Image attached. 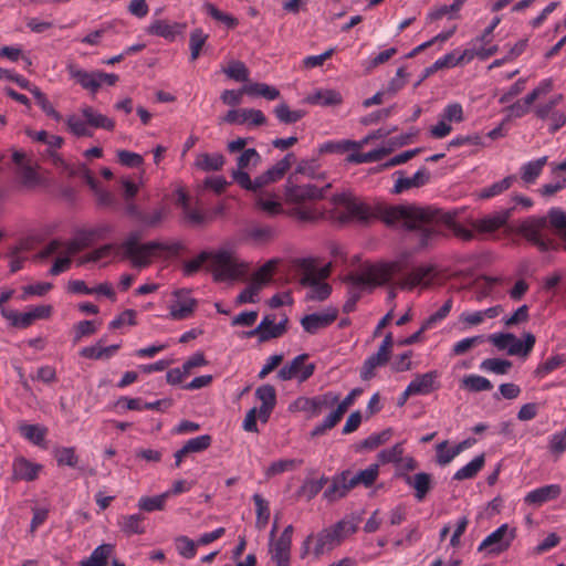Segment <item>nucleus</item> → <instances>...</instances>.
I'll use <instances>...</instances> for the list:
<instances>
[{"label": "nucleus", "mask_w": 566, "mask_h": 566, "mask_svg": "<svg viewBox=\"0 0 566 566\" xmlns=\"http://www.w3.org/2000/svg\"><path fill=\"white\" fill-rule=\"evenodd\" d=\"M339 394L327 391L314 397H298L292 405L298 411L307 412L308 418L318 417L323 410L335 406L339 400Z\"/></svg>", "instance_id": "nucleus-11"}, {"label": "nucleus", "mask_w": 566, "mask_h": 566, "mask_svg": "<svg viewBox=\"0 0 566 566\" xmlns=\"http://www.w3.org/2000/svg\"><path fill=\"white\" fill-rule=\"evenodd\" d=\"M332 201L335 205L344 206L347 210V214L338 218L340 222L354 218L367 223L374 218L381 220L387 227H396L400 223L402 229L410 231L415 227V221L423 218L422 211L418 210L415 205L377 203L371 208L364 202H356L345 192L334 195Z\"/></svg>", "instance_id": "nucleus-1"}, {"label": "nucleus", "mask_w": 566, "mask_h": 566, "mask_svg": "<svg viewBox=\"0 0 566 566\" xmlns=\"http://www.w3.org/2000/svg\"><path fill=\"white\" fill-rule=\"evenodd\" d=\"M378 474L379 465L377 463L370 464L367 469L359 471L353 476H350L349 470H344L332 478L329 486L323 493V497L328 502H336L345 497L358 484H363L366 488L371 486L377 480Z\"/></svg>", "instance_id": "nucleus-6"}, {"label": "nucleus", "mask_w": 566, "mask_h": 566, "mask_svg": "<svg viewBox=\"0 0 566 566\" xmlns=\"http://www.w3.org/2000/svg\"><path fill=\"white\" fill-rule=\"evenodd\" d=\"M390 356L391 352L379 347L376 354H373L364 361L360 369V378L363 380L371 379L375 376V369L385 366L389 361Z\"/></svg>", "instance_id": "nucleus-23"}, {"label": "nucleus", "mask_w": 566, "mask_h": 566, "mask_svg": "<svg viewBox=\"0 0 566 566\" xmlns=\"http://www.w3.org/2000/svg\"><path fill=\"white\" fill-rule=\"evenodd\" d=\"M126 213L134 220L143 223L145 227L155 228L161 223L166 216L164 207L156 209L151 214L143 212L137 205L128 202L126 205Z\"/></svg>", "instance_id": "nucleus-19"}, {"label": "nucleus", "mask_w": 566, "mask_h": 566, "mask_svg": "<svg viewBox=\"0 0 566 566\" xmlns=\"http://www.w3.org/2000/svg\"><path fill=\"white\" fill-rule=\"evenodd\" d=\"M452 67V60L450 55H444L443 57L437 60L432 65L426 67L420 76V78L415 83V87H418L424 80L431 76L439 70L450 69Z\"/></svg>", "instance_id": "nucleus-57"}, {"label": "nucleus", "mask_w": 566, "mask_h": 566, "mask_svg": "<svg viewBox=\"0 0 566 566\" xmlns=\"http://www.w3.org/2000/svg\"><path fill=\"white\" fill-rule=\"evenodd\" d=\"M185 23L175 22L169 24L166 20H155L147 28V32L151 35L161 36L166 40L174 41L176 35L182 33Z\"/></svg>", "instance_id": "nucleus-21"}, {"label": "nucleus", "mask_w": 566, "mask_h": 566, "mask_svg": "<svg viewBox=\"0 0 566 566\" xmlns=\"http://www.w3.org/2000/svg\"><path fill=\"white\" fill-rule=\"evenodd\" d=\"M42 465L32 463L28 459L21 457L13 462V478L17 480L34 481Z\"/></svg>", "instance_id": "nucleus-25"}, {"label": "nucleus", "mask_w": 566, "mask_h": 566, "mask_svg": "<svg viewBox=\"0 0 566 566\" xmlns=\"http://www.w3.org/2000/svg\"><path fill=\"white\" fill-rule=\"evenodd\" d=\"M300 266L306 272L301 279V284L312 287L311 292L306 294V300L319 302L327 300L332 293V286L328 283L321 282L315 276L314 260L311 258L301 259Z\"/></svg>", "instance_id": "nucleus-9"}, {"label": "nucleus", "mask_w": 566, "mask_h": 566, "mask_svg": "<svg viewBox=\"0 0 566 566\" xmlns=\"http://www.w3.org/2000/svg\"><path fill=\"white\" fill-rule=\"evenodd\" d=\"M407 76L406 67H399L396 72V76L389 81L384 92L390 96L396 95L406 85Z\"/></svg>", "instance_id": "nucleus-62"}, {"label": "nucleus", "mask_w": 566, "mask_h": 566, "mask_svg": "<svg viewBox=\"0 0 566 566\" xmlns=\"http://www.w3.org/2000/svg\"><path fill=\"white\" fill-rule=\"evenodd\" d=\"M273 112L283 124H294L306 115V112L303 109L291 111L290 106L284 102L276 105Z\"/></svg>", "instance_id": "nucleus-40"}, {"label": "nucleus", "mask_w": 566, "mask_h": 566, "mask_svg": "<svg viewBox=\"0 0 566 566\" xmlns=\"http://www.w3.org/2000/svg\"><path fill=\"white\" fill-rule=\"evenodd\" d=\"M405 269L402 260L367 264L363 274H349L345 281L355 285L375 287L389 283L394 275L403 272Z\"/></svg>", "instance_id": "nucleus-7"}, {"label": "nucleus", "mask_w": 566, "mask_h": 566, "mask_svg": "<svg viewBox=\"0 0 566 566\" xmlns=\"http://www.w3.org/2000/svg\"><path fill=\"white\" fill-rule=\"evenodd\" d=\"M395 175L398 176V178L391 190L394 195H399L411 188H420L430 180V172L426 167H421L412 177H405L403 170H397Z\"/></svg>", "instance_id": "nucleus-16"}, {"label": "nucleus", "mask_w": 566, "mask_h": 566, "mask_svg": "<svg viewBox=\"0 0 566 566\" xmlns=\"http://www.w3.org/2000/svg\"><path fill=\"white\" fill-rule=\"evenodd\" d=\"M255 397L262 406H276V390L273 385L265 384L256 388Z\"/></svg>", "instance_id": "nucleus-61"}, {"label": "nucleus", "mask_w": 566, "mask_h": 566, "mask_svg": "<svg viewBox=\"0 0 566 566\" xmlns=\"http://www.w3.org/2000/svg\"><path fill=\"white\" fill-rule=\"evenodd\" d=\"M212 443V437L210 434H202L188 440L184 447L188 454L198 453L207 450Z\"/></svg>", "instance_id": "nucleus-56"}, {"label": "nucleus", "mask_w": 566, "mask_h": 566, "mask_svg": "<svg viewBox=\"0 0 566 566\" xmlns=\"http://www.w3.org/2000/svg\"><path fill=\"white\" fill-rule=\"evenodd\" d=\"M462 387L471 392H480L491 390L492 382L480 375H467L462 378Z\"/></svg>", "instance_id": "nucleus-43"}, {"label": "nucleus", "mask_w": 566, "mask_h": 566, "mask_svg": "<svg viewBox=\"0 0 566 566\" xmlns=\"http://www.w3.org/2000/svg\"><path fill=\"white\" fill-rule=\"evenodd\" d=\"M438 378V370H430L426 374H417L408 385V394L415 392V395H429L438 390L440 388Z\"/></svg>", "instance_id": "nucleus-18"}, {"label": "nucleus", "mask_w": 566, "mask_h": 566, "mask_svg": "<svg viewBox=\"0 0 566 566\" xmlns=\"http://www.w3.org/2000/svg\"><path fill=\"white\" fill-rule=\"evenodd\" d=\"M190 290H176L174 295L176 301L169 306V315L172 319H185L191 316L198 306V301L193 297H189Z\"/></svg>", "instance_id": "nucleus-13"}, {"label": "nucleus", "mask_w": 566, "mask_h": 566, "mask_svg": "<svg viewBox=\"0 0 566 566\" xmlns=\"http://www.w3.org/2000/svg\"><path fill=\"white\" fill-rule=\"evenodd\" d=\"M252 500H253L255 509H256L255 526L259 530H263L270 520L269 503L259 493H255L252 496Z\"/></svg>", "instance_id": "nucleus-46"}, {"label": "nucleus", "mask_w": 566, "mask_h": 566, "mask_svg": "<svg viewBox=\"0 0 566 566\" xmlns=\"http://www.w3.org/2000/svg\"><path fill=\"white\" fill-rule=\"evenodd\" d=\"M74 336L73 344H77L83 337L91 336L96 333L97 327L94 321H81L73 326Z\"/></svg>", "instance_id": "nucleus-59"}, {"label": "nucleus", "mask_w": 566, "mask_h": 566, "mask_svg": "<svg viewBox=\"0 0 566 566\" xmlns=\"http://www.w3.org/2000/svg\"><path fill=\"white\" fill-rule=\"evenodd\" d=\"M400 476L407 485L415 490V497L418 502L423 501L434 485L432 475L427 472H419L415 475L401 473Z\"/></svg>", "instance_id": "nucleus-17"}, {"label": "nucleus", "mask_w": 566, "mask_h": 566, "mask_svg": "<svg viewBox=\"0 0 566 566\" xmlns=\"http://www.w3.org/2000/svg\"><path fill=\"white\" fill-rule=\"evenodd\" d=\"M81 113L91 127L103 128L108 132H112L115 128V122L112 118L97 113L92 106H84L81 109Z\"/></svg>", "instance_id": "nucleus-27"}, {"label": "nucleus", "mask_w": 566, "mask_h": 566, "mask_svg": "<svg viewBox=\"0 0 566 566\" xmlns=\"http://www.w3.org/2000/svg\"><path fill=\"white\" fill-rule=\"evenodd\" d=\"M69 130L76 137H93V132L87 127L86 120H82L75 115H71L66 119Z\"/></svg>", "instance_id": "nucleus-54"}, {"label": "nucleus", "mask_w": 566, "mask_h": 566, "mask_svg": "<svg viewBox=\"0 0 566 566\" xmlns=\"http://www.w3.org/2000/svg\"><path fill=\"white\" fill-rule=\"evenodd\" d=\"M517 232L542 252L557 250L560 245L566 250V213L552 208L548 220L546 217H528L521 222Z\"/></svg>", "instance_id": "nucleus-2"}, {"label": "nucleus", "mask_w": 566, "mask_h": 566, "mask_svg": "<svg viewBox=\"0 0 566 566\" xmlns=\"http://www.w3.org/2000/svg\"><path fill=\"white\" fill-rule=\"evenodd\" d=\"M305 102L311 105L336 106L343 103V96L336 90H316L306 96Z\"/></svg>", "instance_id": "nucleus-26"}, {"label": "nucleus", "mask_w": 566, "mask_h": 566, "mask_svg": "<svg viewBox=\"0 0 566 566\" xmlns=\"http://www.w3.org/2000/svg\"><path fill=\"white\" fill-rule=\"evenodd\" d=\"M32 95L36 99L41 109L49 117L53 118L56 122L62 119V115L52 106V104L49 102L46 95L39 87H34L32 90Z\"/></svg>", "instance_id": "nucleus-53"}, {"label": "nucleus", "mask_w": 566, "mask_h": 566, "mask_svg": "<svg viewBox=\"0 0 566 566\" xmlns=\"http://www.w3.org/2000/svg\"><path fill=\"white\" fill-rule=\"evenodd\" d=\"M308 357L310 355L306 353L296 356L290 364H285L277 371L276 377L283 381L291 380L293 378H298L301 367L303 366L305 360L308 359Z\"/></svg>", "instance_id": "nucleus-34"}, {"label": "nucleus", "mask_w": 566, "mask_h": 566, "mask_svg": "<svg viewBox=\"0 0 566 566\" xmlns=\"http://www.w3.org/2000/svg\"><path fill=\"white\" fill-rule=\"evenodd\" d=\"M565 361L566 359L562 355H555L547 359L545 363L539 364L534 370V376L544 377L545 375L560 367Z\"/></svg>", "instance_id": "nucleus-63"}, {"label": "nucleus", "mask_w": 566, "mask_h": 566, "mask_svg": "<svg viewBox=\"0 0 566 566\" xmlns=\"http://www.w3.org/2000/svg\"><path fill=\"white\" fill-rule=\"evenodd\" d=\"M226 163L222 154H200L196 160V166L203 171H218L221 170Z\"/></svg>", "instance_id": "nucleus-32"}, {"label": "nucleus", "mask_w": 566, "mask_h": 566, "mask_svg": "<svg viewBox=\"0 0 566 566\" xmlns=\"http://www.w3.org/2000/svg\"><path fill=\"white\" fill-rule=\"evenodd\" d=\"M515 179H516V177L514 175L507 176V177L503 178L502 180L494 182L493 185H491L486 188H483L480 191L479 197L481 199H489L494 196L501 195L502 192H504L512 186V184L515 181Z\"/></svg>", "instance_id": "nucleus-47"}, {"label": "nucleus", "mask_w": 566, "mask_h": 566, "mask_svg": "<svg viewBox=\"0 0 566 566\" xmlns=\"http://www.w3.org/2000/svg\"><path fill=\"white\" fill-rule=\"evenodd\" d=\"M54 458L57 462V465H67L71 468H75L78 462V457L75 454L74 447H62L54 451Z\"/></svg>", "instance_id": "nucleus-52"}, {"label": "nucleus", "mask_w": 566, "mask_h": 566, "mask_svg": "<svg viewBox=\"0 0 566 566\" xmlns=\"http://www.w3.org/2000/svg\"><path fill=\"white\" fill-rule=\"evenodd\" d=\"M66 70L72 78L76 80L84 90H88L92 94H95L101 88V83L96 75L97 71L87 72L78 69L73 63H70Z\"/></svg>", "instance_id": "nucleus-20"}, {"label": "nucleus", "mask_w": 566, "mask_h": 566, "mask_svg": "<svg viewBox=\"0 0 566 566\" xmlns=\"http://www.w3.org/2000/svg\"><path fill=\"white\" fill-rule=\"evenodd\" d=\"M169 495L170 492H165L156 496H143L139 499L137 506L140 511L145 512L161 511Z\"/></svg>", "instance_id": "nucleus-44"}, {"label": "nucleus", "mask_w": 566, "mask_h": 566, "mask_svg": "<svg viewBox=\"0 0 566 566\" xmlns=\"http://www.w3.org/2000/svg\"><path fill=\"white\" fill-rule=\"evenodd\" d=\"M211 261V265L207 271L212 272L214 282H224L228 280H238L243 275L241 268L243 264L237 263L229 251L218 250L216 252L202 251L195 259L184 263V274L192 276L203 265L205 262Z\"/></svg>", "instance_id": "nucleus-4"}, {"label": "nucleus", "mask_w": 566, "mask_h": 566, "mask_svg": "<svg viewBox=\"0 0 566 566\" xmlns=\"http://www.w3.org/2000/svg\"><path fill=\"white\" fill-rule=\"evenodd\" d=\"M331 187V184H327L323 188H318L315 185L300 186L294 182V175H290L284 186L285 199L292 203H303L312 200H321L325 197V190L329 189Z\"/></svg>", "instance_id": "nucleus-12"}, {"label": "nucleus", "mask_w": 566, "mask_h": 566, "mask_svg": "<svg viewBox=\"0 0 566 566\" xmlns=\"http://www.w3.org/2000/svg\"><path fill=\"white\" fill-rule=\"evenodd\" d=\"M328 482V478L323 475L318 480H305L304 483L296 491L298 497H305L306 501L314 499Z\"/></svg>", "instance_id": "nucleus-36"}, {"label": "nucleus", "mask_w": 566, "mask_h": 566, "mask_svg": "<svg viewBox=\"0 0 566 566\" xmlns=\"http://www.w3.org/2000/svg\"><path fill=\"white\" fill-rule=\"evenodd\" d=\"M277 261L272 259L265 262L252 276V283L259 284L260 290L262 285L266 284L271 280L272 272L274 271Z\"/></svg>", "instance_id": "nucleus-55"}, {"label": "nucleus", "mask_w": 566, "mask_h": 566, "mask_svg": "<svg viewBox=\"0 0 566 566\" xmlns=\"http://www.w3.org/2000/svg\"><path fill=\"white\" fill-rule=\"evenodd\" d=\"M418 210L422 211L423 218L416 220L415 227L410 229L418 239V249H424L444 235V227L451 229L457 238L465 242L474 238L473 231L455 222L457 210L442 211L432 207H418Z\"/></svg>", "instance_id": "nucleus-3"}, {"label": "nucleus", "mask_w": 566, "mask_h": 566, "mask_svg": "<svg viewBox=\"0 0 566 566\" xmlns=\"http://www.w3.org/2000/svg\"><path fill=\"white\" fill-rule=\"evenodd\" d=\"M392 151V147H380L368 153H352L346 160L353 164H363L381 160Z\"/></svg>", "instance_id": "nucleus-30"}, {"label": "nucleus", "mask_w": 566, "mask_h": 566, "mask_svg": "<svg viewBox=\"0 0 566 566\" xmlns=\"http://www.w3.org/2000/svg\"><path fill=\"white\" fill-rule=\"evenodd\" d=\"M144 516L142 514L125 515L118 522V526L127 536L133 534H144L146 532L143 525Z\"/></svg>", "instance_id": "nucleus-33"}, {"label": "nucleus", "mask_w": 566, "mask_h": 566, "mask_svg": "<svg viewBox=\"0 0 566 566\" xmlns=\"http://www.w3.org/2000/svg\"><path fill=\"white\" fill-rule=\"evenodd\" d=\"M338 310L329 307L325 313H313L301 319V325L308 334H316L319 329L326 328L337 318Z\"/></svg>", "instance_id": "nucleus-15"}, {"label": "nucleus", "mask_w": 566, "mask_h": 566, "mask_svg": "<svg viewBox=\"0 0 566 566\" xmlns=\"http://www.w3.org/2000/svg\"><path fill=\"white\" fill-rule=\"evenodd\" d=\"M202 8L208 15H210L216 21L223 23L230 30H233L239 24V20L235 17L219 10L211 2L206 1Z\"/></svg>", "instance_id": "nucleus-39"}, {"label": "nucleus", "mask_w": 566, "mask_h": 566, "mask_svg": "<svg viewBox=\"0 0 566 566\" xmlns=\"http://www.w3.org/2000/svg\"><path fill=\"white\" fill-rule=\"evenodd\" d=\"M421 151H422V148H415V149L406 150V151H403L401 154H398V155L394 156L388 161L374 167L371 169V172H380V171H382L385 169H388L390 167L405 164L408 160H410L411 158H413L415 156H417L418 154H420Z\"/></svg>", "instance_id": "nucleus-45"}, {"label": "nucleus", "mask_w": 566, "mask_h": 566, "mask_svg": "<svg viewBox=\"0 0 566 566\" xmlns=\"http://www.w3.org/2000/svg\"><path fill=\"white\" fill-rule=\"evenodd\" d=\"M111 231L108 226H101L91 230H80L77 231L76 238L72 239L67 243V253L76 254L80 251L88 248L93 244L96 239L103 238L107 232Z\"/></svg>", "instance_id": "nucleus-14"}, {"label": "nucleus", "mask_w": 566, "mask_h": 566, "mask_svg": "<svg viewBox=\"0 0 566 566\" xmlns=\"http://www.w3.org/2000/svg\"><path fill=\"white\" fill-rule=\"evenodd\" d=\"M547 161V157H541L536 160L528 161L522 167V175L521 178L526 184H533L537 179V177L541 175L543 167L545 166Z\"/></svg>", "instance_id": "nucleus-42"}, {"label": "nucleus", "mask_w": 566, "mask_h": 566, "mask_svg": "<svg viewBox=\"0 0 566 566\" xmlns=\"http://www.w3.org/2000/svg\"><path fill=\"white\" fill-rule=\"evenodd\" d=\"M513 363L509 359L502 358H486L484 359L480 368L485 371H491L496 375H506L512 368Z\"/></svg>", "instance_id": "nucleus-48"}, {"label": "nucleus", "mask_w": 566, "mask_h": 566, "mask_svg": "<svg viewBox=\"0 0 566 566\" xmlns=\"http://www.w3.org/2000/svg\"><path fill=\"white\" fill-rule=\"evenodd\" d=\"M321 165L318 158L313 157L311 159H301L292 175H305L310 178H316V172Z\"/></svg>", "instance_id": "nucleus-58"}, {"label": "nucleus", "mask_w": 566, "mask_h": 566, "mask_svg": "<svg viewBox=\"0 0 566 566\" xmlns=\"http://www.w3.org/2000/svg\"><path fill=\"white\" fill-rule=\"evenodd\" d=\"M209 35L203 32L201 28H197L191 31L189 38V46H190V60L196 61L201 53V50L207 41Z\"/></svg>", "instance_id": "nucleus-49"}, {"label": "nucleus", "mask_w": 566, "mask_h": 566, "mask_svg": "<svg viewBox=\"0 0 566 566\" xmlns=\"http://www.w3.org/2000/svg\"><path fill=\"white\" fill-rule=\"evenodd\" d=\"M536 337L531 332L523 333V339L512 342L509 346L507 354L510 356L527 357L534 348Z\"/></svg>", "instance_id": "nucleus-28"}, {"label": "nucleus", "mask_w": 566, "mask_h": 566, "mask_svg": "<svg viewBox=\"0 0 566 566\" xmlns=\"http://www.w3.org/2000/svg\"><path fill=\"white\" fill-rule=\"evenodd\" d=\"M485 464V455L484 453L476 455L472 461H470L467 465L459 469L453 479L457 481H462L467 479H473L484 467Z\"/></svg>", "instance_id": "nucleus-37"}, {"label": "nucleus", "mask_w": 566, "mask_h": 566, "mask_svg": "<svg viewBox=\"0 0 566 566\" xmlns=\"http://www.w3.org/2000/svg\"><path fill=\"white\" fill-rule=\"evenodd\" d=\"M562 493L558 484H549L535 489L526 494L524 501L526 504L542 505L545 502L557 499Z\"/></svg>", "instance_id": "nucleus-22"}, {"label": "nucleus", "mask_w": 566, "mask_h": 566, "mask_svg": "<svg viewBox=\"0 0 566 566\" xmlns=\"http://www.w3.org/2000/svg\"><path fill=\"white\" fill-rule=\"evenodd\" d=\"M143 237L142 231L135 230L128 233L126 240L119 245L118 250L123 251V256L130 259L134 266L146 268L150 264L148 256L156 251H169L174 254L179 253L182 249L181 243L167 244L159 241H149L139 244Z\"/></svg>", "instance_id": "nucleus-5"}, {"label": "nucleus", "mask_w": 566, "mask_h": 566, "mask_svg": "<svg viewBox=\"0 0 566 566\" xmlns=\"http://www.w3.org/2000/svg\"><path fill=\"white\" fill-rule=\"evenodd\" d=\"M114 549L112 544L97 546L86 559L81 560L80 566H106Z\"/></svg>", "instance_id": "nucleus-31"}, {"label": "nucleus", "mask_w": 566, "mask_h": 566, "mask_svg": "<svg viewBox=\"0 0 566 566\" xmlns=\"http://www.w3.org/2000/svg\"><path fill=\"white\" fill-rule=\"evenodd\" d=\"M514 208H509L495 214L486 216L476 221L475 228L481 232H493L507 222Z\"/></svg>", "instance_id": "nucleus-24"}, {"label": "nucleus", "mask_w": 566, "mask_h": 566, "mask_svg": "<svg viewBox=\"0 0 566 566\" xmlns=\"http://www.w3.org/2000/svg\"><path fill=\"white\" fill-rule=\"evenodd\" d=\"M515 537L516 530L503 524L482 541L478 551H485L488 556H497L510 548Z\"/></svg>", "instance_id": "nucleus-10"}, {"label": "nucleus", "mask_w": 566, "mask_h": 566, "mask_svg": "<svg viewBox=\"0 0 566 566\" xmlns=\"http://www.w3.org/2000/svg\"><path fill=\"white\" fill-rule=\"evenodd\" d=\"M356 148H360V144H358V142L343 139V140H338V142L324 143L318 147L317 151H318V155L344 154L350 149H356Z\"/></svg>", "instance_id": "nucleus-38"}, {"label": "nucleus", "mask_w": 566, "mask_h": 566, "mask_svg": "<svg viewBox=\"0 0 566 566\" xmlns=\"http://www.w3.org/2000/svg\"><path fill=\"white\" fill-rule=\"evenodd\" d=\"M303 463V460L297 459H281L277 461H274L270 464V467L265 471V475L268 478L281 474L285 471L293 470L297 465H301Z\"/></svg>", "instance_id": "nucleus-50"}, {"label": "nucleus", "mask_w": 566, "mask_h": 566, "mask_svg": "<svg viewBox=\"0 0 566 566\" xmlns=\"http://www.w3.org/2000/svg\"><path fill=\"white\" fill-rule=\"evenodd\" d=\"M433 271L431 265H421L416 268L406 279L399 281L397 285L400 289L412 290L417 285L421 284L423 279L429 276Z\"/></svg>", "instance_id": "nucleus-35"}, {"label": "nucleus", "mask_w": 566, "mask_h": 566, "mask_svg": "<svg viewBox=\"0 0 566 566\" xmlns=\"http://www.w3.org/2000/svg\"><path fill=\"white\" fill-rule=\"evenodd\" d=\"M176 548L185 558H192L197 553L196 543L187 536H178L176 539Z\"/></svg>", "instance_id": "nucleus-64"}, {"label": "nucleus", "mask_w": 566, "mask_h": 566, "mask_svg": "<svg viewBox=\"0 0 566 566\" xmlns=\"http://www.w3.org/2000/svg\"><path fill=\"white\" fill-rule=\"evenodd\" d=\"M223 72L234 81L247 82L249 81V70L241 61L232 62Z\"/></svg>", "instance_id": "nucleus-60"}, {"label": "nucleus", "mask_w": 566, "mask_h": 566, "mask_svg": "<svg viewBox=\"0 0 566 566\" xmlns=\"http://www.w3.org/2000/svg\"><path fill=\"white\" fill-rule=\"evenodd\" d=\"M242 92L250 96H262L268 101L276 99L280 96V91L265 83H249L242 86Z\"/></svg>", "instance_id": "nucleus-29"}, {"label": "nucleus", "mask_w": 566, "mask_h": 566, "mask_svg": "<svg viewBox=\"0 0 566 566\" xmlns=\"http://www.w3.org/2000/svg\"><path fill=\"white\" fill-rule=\"evenodd\" d=\"M20 432L32 443L40 446L44 441L46 428L40 427L39 424H22Z\"/></svg>", "instance_id": "nucleus-51"}, {"label": "nucleus", "mask_w": 566, "mask_h": 566, "mask_svg": "<svg viewBox=\"0 0 566 566\" xmlns=\"http://www.w3.org/2000/svg\"><path fill=\"white\" fill-rule=\"evenodd\" d=\"M356 531L357 525L346 521H339L333 526L322 530L316 535L315 557L318 558L325 552H331L343 542L347 534H354Z\"/></svg>", "instance_id": "nucleus-8"}, {"label": "nucleus", "mask_w": 566, "mask_h": 566, "mask_svg": "<svg viewBox=\"0 0 566 566\" xmlns=\"http://www.w3.org/2000/svg\"><path fill=\"white\" fill-rule=\"evenodd\" d=\"M293 526L287 525L279 539L274 544L273 557H287L290 558V549L292 545Z\"/></svg>", "instance_id": "nucleus-41"}]
</instances>
